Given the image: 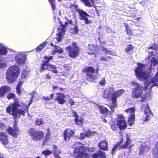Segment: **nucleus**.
<instances>
[{
	"instance_id": "obj_1",
	"label": "nucleus",
	"mask_w": 158,
	"mask_h": 158,
	"mask_svg": "<svg viewBox=\"0 0 158 158\" xmlns=\"http://www.w3.org/2000/svg\"><path fill=\"white\" fill-rule=\"evenodd\" d=\"M28 106L27 105H20L18 101H14L6 109V112L13 116L16 119L20 115H23L28 109Z\"/></svg>"
},
{
	"instance_id": "obj_2",
	"label": "nucleus",
	"mask_w": 158,
	"mask_h": 158,
	"mask_svg": "<svg viewBox=\"0 0 158 158\" xmlns=\"http://www.w3.org/2000/svg\"><path fill=\"white\" fill-rule=\"evenodd\" d=\"M20 72V69L17 65H13L9 67L6 73V78L10 83L14 82L17 79Z\"/></svg>"
},
{
	"instance_id": "obj_3",
	"label": "nucleus",
	"mask_w": 158,
	"mask_h": 158,
	"mask_svg": "<svg viewBox=\"0 0 158 158\" xmlns=\"http://www.w3.org/2000/svg\"><path fill=\"white\" fill-rule=\"evenodd\" d=\"M78 144V143L76 142L73 146L74 148V156L76 158H88L89 156L86 152L85 147L83 146L75 147Z\"/></svg>"
},
{
	"instance_id": "obj_4",
	"label": "nucleus",
	"mask_w": 158,
	"mask_h": 158,
	"mask_svg": "<svg viewBox=\"0 0 158 158\" xmlns=\"http://www.w3.org/2000/svg\"><path fill=\"white\" fill-rule=\"evenodd\" d=\"M131 84L133 87L132 89V97L135 98L141 97L143 94L142 86L135 81H132Z\"/></svg>"
},
{
	"instance_id": "obj_5",
	"label": "nucleus",
	"mask_w": 158,
	"mask_h": 158,
	"mask_svg": "<svg viewBox=\"0 0 158 158\" xmlns=\"http://www.w3.org/2000/svg\"><path fill=\"white\" fill-rule=\"evenodd\" d=\"M68 23L72 24L73 23V21L71 20H69L65 23V25H61L58 28V31L57 33L56 34V37L53 40V42L55 43L60 42L63 39V36L65 34V28Z\"/></svg>"
},
{
	"instance_id": "obj_6",
	"label": "nucleus",
	"mask_w": 158,
	"mask_h": 158,
	"mask_svg": "<svg viewBox=\"0 0 158 158\" xmlns=\"http://www.w3.org/2000/svg\"><path fill=\"white\" fill-rule=\"evenodd\" d=\"M126 138L127 141L125 144H123L122 145H121L122 143V140L120 142L114 145L111 151V153L112 154H113L117 150H119L122 148H127L129 149L131 148L132 145H131L130 143L131 142V140L127 135H126Z\"/></svg>"
},
{
	"instance_id": "obj_7",
	"label": "nucleus",
	"mask_w": 158,
	"mask_h": 158,
	"mask_svg": "<svg viewBox=\"0 0 158 158\" xmlns=\"http://www.w3.org/2000/svg\"><path fill=\"white\" fill-rule=\"evenodd\" d=\"M66 50L68 51L69 56L72 58H74L78 54L79 48L77 46L76 43L73 42L72 46H68L66 48Z\"/></svg>"
},
{
	"instance_id": "obj_8",
	"label": "nucleus",
	"mask_w": 158,
	"mask_h": 158,
	"mask_svg": "<svg viewBox=\"0 0 158 158\" xmlns=\"http://www.w3.org/2000/svg\"><path fill=\"white\" fill-rule=\"evenodd\" d=\"M15 59L16 63L20 66H23L24 65L26 60V55L22 52H14Z\"/></svg>"
},
{
	"instance_id": "obj_9",
	"label": "nucleus",
	"mask_w": 158,
	"mask_h": 158,
	"mask_svg": "<svg viewBox=\"0 0 158 158\" xmlns=\"http://www.w3.org/2000/svg\"><path fill=\"white\" fill-rule=\"evenodd\" d=\"M77 11L79 14L80 19L84 21L86 24H88L92 23V21L90 19L91 16L85 11L80 9H77Z\"/></svg>"
},
{
	"instance_id": "obj_10",
	"label": "nucleus",
	"mask_w": 158,
	"mask_h": 158,
	"mask_svg": "<svg viewBox=\"0 0 158 158\" xmlns=\"http://www.w3.org/2000/svg\"><path fill=\"white\" fill-rule=\"evenodd\" d=\"M28 133L32 139L35 141L40 140L44 137V133L42 131H36L31 129L29 131Z\"/></svg>"
},
{
	"instance_id": "obj_11",
	"label": "nucleus",
	"mask_w": 158,
	"mask_h": 158,
	"mask_svg": "<svg viewBox=\"0 0 158 158\" xmlns=\"http://www.w3.org/2000/svg\"><path fill=\"white\" fill-rule=\"evenodd\" d=\"M135 110L134 107L130 108L125 110V112L128 114H129L127 123L129 126H132L134 123L135 121Z\"/></svg>"
},
{
	"instance_id": "obj_12",
	"label": "nucleus",
	"mask_w": 158,
	"mask_h": 158,
	"mask_svg": "<svg viewBox=\"0 0 158 158\" xmlns=\"http://www.w3.org/2000/svg\"><path fill=\"white\" fill-rule=\"evenodd\" d=\"M125 92L124 89H120L114 92L111 94L112 102L114 107L116 106L117 98L121 96Z\"/></svg>"
},
{
	"instance_id": "obj_13",
	"label": "nucleus",
	"mask_w": 158,
	"mask_h": 158,
	"mask_svg": "<svg viewBox=\"0 0 158 158\" xmlns=\"http://www.w3.org/2000/svg\"><path fill=\"white\" fill-rule=\"evenodd\" d=\"M87 79L90 81H93L97 78V76L95 75L93 68L90 67H88L86 69Z\"/></svg>"
},
{
	"instance_id": "obj_14",
	"label": "nucleus",
	"mask_w": 158,
	"mask_h": 158,
	"mask_svg": "<svg viewBox=\"0 0 158 158\" xmlns=\"http://www.w3.org/2000/svg\"><path fill=\"white\" fill-rule=\"evenodd\" d=\"M7 131L10 134L15 137H17L18 135H19L21 133L20 131L19 130L18 127L16 125L15 121L13 128L9 127L7 129Z\"/></svg>"
},
{
	"instance_id": "obj_15",
	"label": "nucleus",
	"mask_w": 158,
	"mask_h": 158,
	"mask_svg": "<svg viewBox=\"0 0 158 158\" xmlns=\"http://www.w3.org/2000/svg\"><path fill=\"white\" fill-rule=\"evenodd\" d=\"M53 59V58L52 56H50L49 57H48L47 56H44L43 63L41 64L40 68V71L43 72L46 69V68L47 67V66L48 65V62Z\"/></svg>"
},
{
	"instance_id": "obj_16",
	"label": "nucleus",
	"mask_w": 158,
	"mask_h": 158,
	"mask_svg": "<svg viewBox=\"0 0 158 158\" xmlns=\"http://www.w3.org/2000/svg\"><path fill=\"white\" fill-rule=\"evenodd\" d=\"M118 119L117 124L119 126V128L120 129H123L125 128L127 126V124L123 115H119L118 116Z\"/></svg>"
},
{
	"instance_id": "obj_17",
	"label": "nucleus",
	"mask_w": 158,
	"mask_h": 158,
	"mask_svg": "<svg viewBox=\"0 0 158 158\" xmlns=\"http://www.w3.org/2000/svg\"><path fill=\"white\" fill-rule=\"evenodd\" d=\"M144 114L146 116L144 119H143L144 121H147L151 119L150 116L149 115H152V113L151 110L149 109V106L147 104L145 106Z\"/></svg>"
},
{
	"instance_id": "obj_18",
	"label": "nucleus",
	"mask_w": 158,
	"mask_h": 158,
	"mask_svg": "<svg viewBox=\"0 0 158 158\" xmlns=\"http://www.w3.org/2000/svg\"><path fill=\"white\" fill-rule=\"evenodd\" d=\"M74 134V132L70 129H67L64 132V139L66 141L69 140L71 137Z\"/></svg>"
},
{
	"instance_id": "obj_19",
	"label": "nucleus",
	"mask_w": 158,
	"mask_h": 158,
	"mask_svg": "<svg viewBox=\"0 0 158 158\" xmlns=\"http://www.w3.org/2000/svg\"><path fill=\"white\" fill-rule=\"evenodd\" d=\"M0 140L2 144L6 148V145L8 143V141L7 136L5 132H0Z\"/></svg>"
},
{
	"instance_id": "obj_20",
	"label": "nucleus",
	"mask_w": 158,
	"mask_h": 158,
	"mask_svg": "<svg viewBox=\"0 0 158 158\" xmlns=\"http://www.w3.org/2000/svg\"><path fill=\"white\" fill-rule=\"evenodd\" d=\"M57 97L56 100L60 104H62L65 102V100L64 98H66L65 96L63 93H56Z\"/></svg>"
},
{
	"instance_id": "obj_21",
	"label": "nucleus",
	"mask_w": 158,
	"mask_h": 158,
	"mask_svg": "<svg viewBox=\"0 0 158 158\" xmlns=\"http://www.w3.org/2000/svg\"><path fill=\"white\" fill-rule=\"evenodd\" d=\"M10 90L9 86L4 85L0 88V97L4 96L6 93Z\"/></svg>"
},
{
	"instance_id": "obj_22",
	"label": "nucleus",
	"mask_w": 158,
	"mask_h": 158,
	"mask_svg": "<svg viewBox=\"0 0 158 158\" xmlns=\"http://www.w3.org/2000/svg\"><path fill=\"white\" fill-rule=\"evenodd\" d=\"M46 69L47 70L52 71L53 73L55 74H57L58 73V71L57 69L56 66L53 65L48 64Z\"/></svg>"
},
{
	"instance_id": "obj_23",
	"label": "nucleus",
	"mask_w": 158,
	"mask_h": 158,
	"mask_svg": "<svg viewBox=\"0 0 158 158\" xmlns=\"http://www.w3.org/2000/svg\"><path fill=\"white\" fill-rule=\"evenodd\" d=\"M99 148L101 149L107 150L108 148V143L106 140H102L98 144Z\"/></svg>"
},
{
	"instance_id": "obj_24",
	"label": "nucleus",
	"mask_w": 158,
	"mask_h": 158,
	"mask_svg": "<svg viewBox=\"0 0 158 158\" xmlns=\"http://www.w3.org/2000/svg\"><path fill=\"white\" fill-rule=\"evenodd\" d=\"M73 116L75 117V121L77 124H81L83 123V121L81 118H79L78 116L77 113L74 110L72 111Z\"/></svg>"
},
{
	"instance_id": "obj_25",
	"label": "nucleus",
	"mask_w": 158,
	"mask_h": 158,
	"mask_svg": "<svg viewBox=\"0 0 158 158\" xmlns=\"http://www.w3.org/2000/svg\"><path fill=\"white\" fill-rule=\"evenodd\" d=\"M92 156L93 158H106L105 153L100 150L97 153L94 154Z\"/></svg>"
},
{
	"instance_id": "obj_26",
	"label": "nucleus",
	"mask_w": 158,
	"mask_h": 158,
	"mask_svg": "<svg viewBox=\"0 0 158 158\" xmlns=\"http://www.w3.org/2000/svg\"><path fill=\"white\" fill-rule=\"evenodd\" d=\"M148 150V148L145 145H142L140 149L139 154L140 156L144 155Z\"/></svg>"
},
{
	"instance_id": "obj_27",
	"label": "nucleus",
	"mask_w": 158,
	"mask_h": 158,
	"mask_svg": "<svg viewBox=\"0 0 158 158\" xmlns=\"http://www.w3.org/2000/svg\"><path fill=\"white\" fill-rule=\"evenodd\" d=\"M149 59L151 62L150 69V70H151L152 69V67L157 64L158 63V61L155 58H154L153 57H149Z\"/></svg>"
},
{
	"instance_id": "obj_28",
	"label": "nucleus",
	"mask_w": 158,
	"mask_h": 158,
	"mask_svg": "<svg viewBox=\"0 0 158 158\" xmlns=\"http://www.w3.org/2000/svg\"><path fill=\"white\" fill-rule=\"evenodd\" d=\"M157 48L158 45L157 44H154L153 45L148 48V52L150 55H154V52L156 50H157Z\"/></svg>"
},
{
	"instance_id": "obj_29",
	"label": "nucleus",
	"mask_w": 158,
	"mask_h": 158,
	"mask_svg": "<svg viewBox=\"0 0 158 158\" xmlns=\"http://www.w3.org/2000/svg\"><path fill=\"white\" fill-rule=\"evenodd\" d=\"M7 48L3 44H0V54L5 55L7 53Z\"/></svg>"
},
{
	"instance_id": "obj_30",
	"label": "nucleus",
	"mask_w": 158,
	"mask_h": 158,
	"mask_svg": "<svg viewBox=\"0 0 158 158\" xmlns=\"http://www.w3.org/2000/svg\"><path fill=\"white\" fill-rule=\"evenodd\" d=\"M124 25L126 27L125 31L128 35H131L133 34V32L130 27L127 23H124Z\"/></svg>"
},
{
	"instance_id": "obj_31",
	"label": "nucleus",
	"mask_w": 158,
	"mask_h": 158,
	"mask_svg": "<svg viewBox=\"0 0 158 158\" xmlns=\"http://www.w3.org/2000/svg\"><path fill=\"white\" fill-rule=\"evenodd\" d=\"M63 50L61 48L58 46L55 45L52 50V53L54 54L56 52L60 53H62L63 52Z\"/></svg>"
},
{
	"instance_id": "obj_32",
	"label": "nucleus",
	"mask_w": 158,
	"mask_h": 158,
	"mask_svg": "<svg viewBox=\"0 0 158 158\" xmlns=\"http://www.w3.org/2000/svg\"><path fill=\"white\" fill-rule=\"evenodd\" d=\"M88 48L90 52H88L89 54L92 55L95 53V51L96 48L92 45H89Z\"/></svg>"
},
{
	"instance_id": "obj_33",
	"label": "nucleus",
	"mask_w": 158,
	"mask_h": 158,
	"mask_svg": "<svg viewBox=\"0 0 158 158\" xmlns=\"http://www.w3.org/2000/svg\"><path fill=\"white\" fill-rule=\"evenodd\" d=\"M152 153L155 157L158 158V143L153 149Z\"/></svg>"
},
{
	"instance_id": "obj_34",
	"label": "nucleus",
	"mask_w": 158,
	"mask_h": 158,
	"mask_svg": "<svg viewBox=\"0 0 158 158\" xmlns=\"http://www.w3.org/2000/svg\"><path fill=\"white\" fill-rule=\"evenodd\" d=\"M101 50H102L106 55H113V53L111 51L108 50L107 48L103 47H102L100 48Z\"/></svg>"
},
{
	"instance_id": "obj_35",
	"label": "nucleus",
	"mask_w": 158,
	"mask_h": 158,
	"mask_svg": "<svg viewBox=\"0 0 158 158\" xmlns=\"http://www.w3.org/2000/svg\"><path fill=\"white\" fill-rule=\"evenodd\" d=\"M99 110L100 112L102 113H108L110 112L108 111V109L103 106H99Z\"/></svg>"
},
{
	"instance_id": "obj_36",
	"label": "nucleus",
	"mask_w": 158,
	"mask_h": 158,
	"mask_svg": "<svg viewBox=\"0 0 158 158\" xmlns=\"http://www.w3.org/2000/svg\"><path fill=\"white\" fill-rule=\"evenodd\" d=\"M47 43L46 42H44L40 44L36 48V51L37 52H39L41 51L44 47H45Z\"/></svg>"
},
{
	"instance_id": "obj_37",
	"label": "nucleus",
	"mask_w": 158,
	"mask_h": 158,
	"mask_svg": "<svg viewBox=\"0 0 158 158\" xmlns=\"http://www.w3.org/2000/svg\"><path fill=\"white\" fill-rule=\"evenodd\" d=\"M110 95L108 91L106 90V89L104 90L103 91L102 93V96L104 98H108Z\"/></svg>"
},
{
	"instance_id": "obj_38",
	"label": "nucleus",
	"mask_w": 158,
	"mask_h": 158,
	"mask_svg": "<svg viewBox=\"0 0 158 158\" xmlns=\"http://www.w3.org/2000/svg\"><path fill=\"white\" fill-rule=\"evenodd\" d=\"M28 73L27 71L25 70H23L21 74V78L23 79L26 78L28 77Z\"/></svg>"
},
{
	"instance_id": "obj_39",
	"label": "nucleus",
	"mask_w": 158,
	"mask_h": 158,
	"mask_svg": "<svg viewBox=\"0 0 158 158\" xmlns=\"http://www.w3.org/2000/svg\"><path fill=\"white\" fill-rule=\"evenodd\" d=\"M51 4L52 10H54L56 8L55 1V0H48Z\"/></svg>"
},
{
	"instance_id": "obj_40",
	"label": "nucleus",
	"mask_w": 158,
	"mask_h": 158,
	"mask_svg": "<svg viewBox=\"0 0 158 158\" xmlns=\"http://www.w3.org/2000/svg\"><path fill=\"white\" fill-rule=\"evenodd\" d=\"M84 3L85 5L89 7H91L92 6L91 3L89 2V0H81Z\"/></svg>"
},
{
	"instance_id": "obj_41",
	"label": "nucleus",
	"mask_w": 158,
	"mask_h": 158,
	"mask_svg": "<svg viewBox=\"0 0 158 158\" xmlns=\"http://www.w3.org/2000/svg\"><path fill=\"white\" fill-rule=\"evenodd\" d=\"M96 133V131H91L89 130H88V131H85L86 136H87V137H89L93 135Z\"/></svg>"
},
{
	"instance_id": "obj_42",
	"label": "nucleus",
	"mask_w": 158,
	"mask_h": 158,
	"mask_svg": "<svg viewBox=\"0 0 158 158\" xmlns=\"http://www.w3.org/2000/svg\"><path fill=\"white\" fill-rule=\"evenodd\" d=\"M53 154L55 156V158H61L60 157L59 155H57L56 154V153H57L56 147L55 146V147H54L53 149Z\"/></svg>"
},
{
	"instance_id": "obj_43",
	"label": "nucleus",
	"mask_w": 158,
	"mask_h": 158,
	"mask_svg": "<svg viewBox=\"0 0 158 158\" xmlns=\"http://www.w3.org/2000/svg\"><path fill=\"white\" fill-rule=\"evenodd\" d=\"M36 124L37 125H40L43 123V121L41 118L37 119L35 121Z\"/></svg>"
},
{
	"instance_id": "obj_44",
	"label": "nucleus",
	"mask_w": 158,
	"mask_h": 158,
	"mask_svg": "<svg viewBox=\"0 0 158 158\" xmlns=\"http://www.w3.org/2000/svg\"><path fill=\"white\" fill-rule=\"evenodd\" d=\"M52 151L50 150H45L43 151L42 153L45 156H48L50 154H51L52 153Z\"/></svg>"
},
{
	"instance_id": "obj_45",
	"label": "nucleus",
	"mask_w": 158,
	"mask_h": 158,
	"mask_svg": "<svg viewBox=\"0 0 158 158\" xmlns=\"http://www.w3.org/2000/svg\"><path fill=\"white\" fill-rule=\"evenodd\" d=\"M15 94L12 93H8L7 95V98L8 99H10L13 98L15 97Z\"/></svg>"
},
{
	"instance_id": "obj_46",
	"label": "nucleus",
	"mask_w": 158,
	"mask_h": 158,
	"mask_svg": "<svg viewBox=\"0 0 158 158\" xmlns=\"http://www.w3.org/2000/svg\"><path fill=\"white\" fill-rule=\"evenodd\" d=\"M133 48V47L131 44H129L126 48L125 51L126 52H129Z\"/></svg>"
},
{
	"instance_id": "obj_47",
	"label": "nucleus",
	"mask_w": 158,
	"mask_h": 158,
	"mask_svg": "<svg viewBox=\"0 0 158 158\" xmlns=\"http://www.w3.org/2000/svg\"><path fill=\"white\" fill-rule=\"evenodd\" d=\"M20 86L21 83L20 82L19 83L16 87L17 92L19 94H20Z\"/></svg>"
},
{
	"instance_id": "obj_48",
	"label": "nucleus",
	"mask_w": 158,
	"mask_h": 158,
	"mask_svg": "<svg viewBox=\"0 0 158 158\" xmlns=\"http://www.w3.org/2000/svg\"><path fill=\"white\" fill-rule=\"evenodd\" d=\"M72 32L74 34H77L78 31V28L77 27L75 26L74 28L72 29L71 30Z\"/></svg>"
},
{
	"instance_id": "obj_49",
	"label": "nucleus",
	"mask_w": 158,
	"mask_h": 158,
	"mask_svg": "<svg viewBox=\"0 0 158 158\" xmlns=\"http://www.w3.org/2000/svg\"><path fill=\"white\" fill-rule=\"evenodd\" d=\"M110 58V59L111 57L109 56H108L107 57L101 56L100 57L101 60L102 61H108L109 60Z\"/></svg>"
},
{
	"instance_id": "obj_50",
	"label": "nucleus",
	"mask_w": 158,
	"mask_h": 158,
	"mask_svg": "<svg viewBox=\"0 0 158 158\" xmlns=\"http://www.w3.org/2000/svg\"><path fill=\"white\" fill-rule=\"evenodd\" d=\"M99 83L100 85L102 86L104 85L106 83V80L105 78H102L101 80L100 81Z\"/></svg>"
},
{
	"instance_id": "obj_51",
	"label": "nucleus",
	"mask_w": 158,
	"mask_h": 158,
	"mask_svg": "<svg viewBox=\"0 0 158 158\" xmlns=\"http://www.w3.org/2000/svg\"><path fill=\"white\" fill-rule=\"evenodd\" d=\"M53 96V94H51L50 95V97H45L44 96H43V98L45 100H49L50 99H52Z\"/></svg>"
},
{
	"instance_id": "obj_52",
	"label": "nucleus",
	"mask_w": 158,
	"mask_h": 158,
	"mask_svg": "<svg viewBox=\"0 0 158 158\" xmlns=\"http://www.w3.org/2000/svg\"><path fill=\"white\" fill-rule=\"evenodd\" d=\"M106 89L108 91L109 94L113 92L114 90V88L112 87H109L108 89Z\"/></svg>"
},
{
	"instance_id": "obj_53",
	"label": "nucleus",
	"mask_w": 158,
	"mask_h": 158,
	"mask_svg": "<svg viewBox=\"0 0 158 158\" xmlns=\"http://www.w3.org/2000/svg\"><path fill=\"white\" fill-rule=\"evenodd\" d=\"M50 137H48V139H47V137L46 136L45 138L44 139L43 142V144L44 145L46 144L48 142L49 140Z\"/></svg>"
},
{
	"instance_id": "obj_54",
	"label": "nucleus",
	"mask_w": 158,
	"mask_h": 158,
	"mask_svg": "<svg viewBox=\"0 0 158 158\" xmlns=\"http://www.w3.org/2000/svg\"><path fill=\"white\" fill-rule=\"evenodd\" d=\"M6 66V64L3 62L0 61V69Z\"/></svg>"
},
{
	"instance_id": "obj_55",
	"label": "nucleus",
	"mask_w": 158,
	"mask_h": 158,
	"mask_svg": "<svg viewBox=\"0 0 158 158\" xmlns=\"http://www.w3.org/2000/svg\"><path fill=\"white\" fill-rule=\"evenodd\" d=\"M112 119V118L110 116V117H108V116H106L105 118L104 119V121L106 123H107L108 121V120L109 121H110Z\"/></svg>"
},
{
	"instance_id": "obj_56",
	"label": "nucleus",
	"mask_w": 158,
	"mask_h": 158,
	"mask_svg": "<svg viewBox=\"0 0 158 158\" xmlns=\"http://www.w3.org/2000/svg\"><path fill=\"white\" fill-rule=\"evenodd\" d=\"M85 137H87V136H86V133L85 134L84 133H81V134L80 138L81 139H83Z\"/></svg>"
},
{
	"instance_id": "obj_57",
	"label": "nucleus",
	"mask_w": 158,
	"mask_h": 158,
	"mask_svg": "<svg viewBox=\"0 0 158 158\" xmlns=\"http://www.w3.org/2000/svg\"><path fill=\"white\" fill-rule=\"evenodd\" d=\"M4 127V124L3 123L0 122V130L3 129Z\"/></svg>"
},
{
	"instance_id": "obj_58",
	"label": "nucleus",
	"mask_w": 158,
	"mask_h": 158,
	"mask_svg": "<svg viewBox=\"0 0 158 158\" xmlns=\"http://www.w3.org/2000/svg\"><path fill=\"white\" fill-rule=\"evenodd\" d=\"M50 131L49 129L47 130V133L46 136L47 137V139L48 138V137H50Z\"/></svg>"
},
{
	"instance_id": "obj_59",
	"label": "nucleus",
	"mask_w": 158,
	"mask_h": 158,
	"mask_svg": "<svg viewBox=\"0 0 158 158\" xmlns=\"http://www.w3.org/2000/svg\"><path fill=\"white\" fill-rule=\"evenodd\" d=\"M45 78L47 79H50L51 77L49 74H46L45 75Z\"/></svg>"
},
{
	"instance_id": "obj_60",
	"label": "nucleus",
	"mask_w": 158,
	"mask_h": 158,
	"mask_svg": "<svg viewBox=\"0 0 158 158\" xmlns=\"http://www.w3.org/2000/svg\"><path fill=\"white\" fill-rule=\"evenodd\" d=\"M69 103L70 104L71 106H73L74 104V102L72 99H70L69 101Z\"/></svg>"
},
{
	"instance_id": "obj_61",
	"label": "nucleus",
	"mask_w": 158,
	"mask_h": 158,
	"mask_svg": "<svg viewBox=\"0 0 158 158\" xmlns=\"http://www.w3.org/2000/svg\"><path fill=\"white\" fill-rule=\"evenodd\" d=\"M111 128L113 130H115L116 129V127L114 125L111 126Z\"/></svg>"
},
{
	"instance_id": "obj_62",
	"label": "nucleus",
	"mask_w": 158,
	"mask_h": 158,
	"mask_svg": "<svg viewBox=\"0 0 158 158\" xmlns=\"http://www.w3.org/2000/svg\"><path fill=\"white\" fill-rule=\"evenodd\" d=\"M32 98H33V97H32L31 100L30 101V102H29V105H30L32 103Z\"/></svg>"
},
{
	"instance_id": "obj_63",
	"label": "nucleus",
	"mask_w": 158,
	"mask_h": 158,
	"mask_svg": "<svg viewBox=\"0 0 158 158\" xmlns=\"http://www.w3.org/2000/svg\"><path fill=\"white\" fill-rule=\"evenodd\" d=\"M23 82H24V81H21V80H20V81L19 82V83L20 82L21 83V84H22Z\"/></svg>"
},
{
	"instance_id": "obj_64",
	"label": "nucleus",
	"mask_w": 158,
	"mask_h": 158,
	"mask_svg": "<svg viewBox=\"0 0 158 158\" xmlns=\"http://www.w3.org/2000/svg\"><path fill=\"white\" fill-rule=\"evenodd\" d=\"M95 0H90L91 2L93 4Z\"/></svg>"
}]
</instances>
